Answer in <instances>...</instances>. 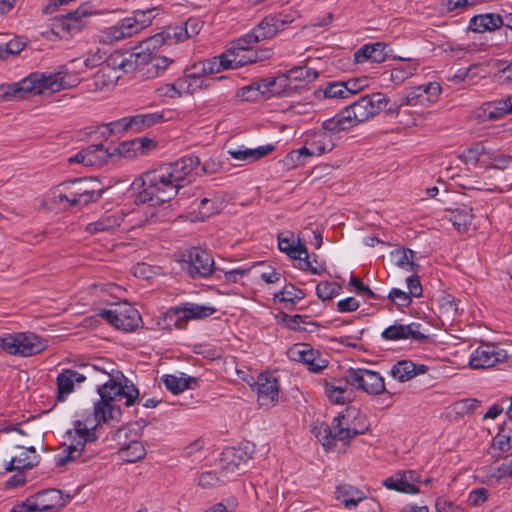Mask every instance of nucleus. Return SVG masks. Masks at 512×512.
Segmentation results:
<instances>
[{"label": "nucleus", "instance_id": "f257e3e1", "mask_svg": "<svg viewBox=\"0 0 512 512\" xmlns=\"http://www.w3.org/2000/svg\"><path fill=\"white\" fill-rule=\"evenodd\" d=\"M199 165V157L190 155L146 172L142 178V190L137 196L138 201L151 205L170 201L191 181Z\"/></svg>", "mask_w": 512, "mask_h": 512}, {"label": "nucleus", "instance_id": "f03ea898", "mask_svg": "<svg viewBox=\"0 0 512 512\" xmlns=\"http://www.w3.org/2000/svg\"><path fill=\"white\" fill-rule=\"evenodd\" d=\"M79 77L69 72L67 68L60 67L54 73L34 72L19 82L0 85V99L12 100L24 98L27 93L43 94L46 92H59L78 85Z\"/></svg>", "mask_w": 512, "mask_h": 512}, {"label": "nucleus", "instance_id": "7ed1b4c3", "mask_svg": "<svg viewBox=\"0 0 512 512\" xmlns=\"http://www.w3.org/2000/svg\"><path fill=\"white\" fill-rule=\"evenodd\" d=\"M97 392L100 399L94 404V417L98 424L119 421L122 411L115 402L124 399L125 405L129 407L139 397L137 387L123 375L120 380L109 379L108 382L98 386Z\"/></svg>", "mask_w": 512, "mask_h": 512}, {"label": "nucleus", "instance_id": "20e7f679", "mask_svg": "<svg viewBox=\"0 0 512 512\" xmlns=\"http://www.w3.org/2000/svg\"><path fill=\"white\" fill-rule=\"evenodd\" d=\"M389 102V98L380 92L361 96L332 118L326 119L325 126L330 130H349L378 115Z\"/></svg>", "mask_w": 512, "mask_h": 512}, {"label": "nucleus", "instance_id": "39448f33", "mask_svg": "<svg viewBox=\"0 0 512 512\" xmlns=\"http://www.w3.org/2000/svg\"><path fill=\"white\" fill-rule=\"evenodd\" d=\"M70 441L69 444L60 453L56 454L55 464L63 467L72 462L88 463L97 452L90 449L91 444L97 440L95 427L88 428L81 420L73 422V428L66 432Z\"/></svg>", "mask_w": 512, "mask_h": 512}, {"label": "nucleus", "instance_id": "423d86ee", "mask_svg": "<svg viewBox=\"0 0 512 512\" xmlns=\"http://www.w3.org/2000/svg\"><path fill=\"white\" fill-rule=\"evenodd\" d=\"M202 27L203 22L200 19L190 17L183 25L168 26L163 31L145 39L142 44L145 45V50H155L162 45L176 44L196 36Z\"/></svg>", "mask_w": 512, "mask_h": 512}, {"label": "nucleus", "instance_id": "0eeeda50", "mask_svg": "<svg viewBox=\"0 0 512 512\" xmlns=\"http://www.w3.org/2000/svg\"><path fill=\"white\" fill-rule=\"evenodd\" d=\"M0 348L22 357L37 355L47 348V341L32 332L4 333L0 335Z\"/></svg>", "mask_w": 512, "mask_h": 512}, {"label": "nucleus", "instance_id": "6e6552de", "mask_svg": "<svg viewBox=\"0 0 512 512\" xmlns=\"http://www.w3.org/2000/svg\"><path fill=\"white\" fill-rule=\"evenodd\" d=\"M182 268L192 279L208 278L215 271V261L210 251L192 247L182 254Z\"/></svg>", "mask_w": 512, "mask_h": 512}, {"label": "nucleus", "instance_id": "1a4fd4ad", "mask_svg": "<svg viewBox=\"0 0 512 512\" xmlns=\"http://www.w3.org/2000/svg\"><path fill=\"white\" fill-rule=\"evenodd\" d=\"M254 45L246 34L230 42L226 50L217 57L221 70L238 69L251 64L250 48Z\"/></svg>", "mask_w": 512, "mask_h": 512}, {"label": "nucleus", "instance_id": "9d476101", "mask_svg": "<svg viewBox=\"0 0 512 512\" xmlns=\"http://www.w3.org/2000/svg\"><path fill=\"white\" fill-rule=\"evenodd\" d=\"M326 120L322 123L321 129L310 133L305 141V146L291 152L288 157L293 158L296 154L298 157L305 156H320L334 148V141L332 134L339 133L342 130H330L326 126Z\"/></svg>", "mask_w": 512, "mask_h": 512}, {"label": "nucleus", "instance_id": "9b49d317", "mask_svg": "<svg viewBox=\"0 0 512 512\" xmlns=\"http://www.w3.org/2000/svg\"><path fill=\"white\" fill-rule=\"evenodd\" d=\"M334 436L344 443L355 436L365 433L368 429L365 417L356 410H348L333 420Z\"/></svg>", "mask_w": 512, "mask_h": 512}, {"label": "nucleus", "instance_id": "f8f14e48", "mask_svg": "<svg viewBox=\"0 0 512 512\" xmlns=\"http://www.w3.org/2000/svg\"><path fill=\"white\" fill-rule=\"evenodd\" d=\"M348 375L351 386L368 395H380L387 392L384 378L379 372L366 368H349Z\"/></svg>", "mask_w": 512, "mask_h": 512}, {"label": "nucleus", "instance_id": "ddd939ff", "mask_svg": "<svg viewBox=\"0 0 512 512\" xmlns=\"http://www.w3.org/2000/svg\"><path fill=\"white\" fill-rule=\"evenodd\" d=\"M421 482L422 477L418 471L405 469L398 470L383 480V486L398 493L415 495L420 493Z\"/></svg>", "mask_w": 512, "mask_h": 512}, {"label": "nucleus", "instance_id": "4468645a", "mask_svg": "<svg viewBox=\"0 0 512 512\" xmlns=\"http://www.w3.org/2000/svg\"><path fill=\"white\" fill-rule=\"evenodd\" d=\"M291 20L287 15L270 14L265 16L246 35L256 45L257 43L273 38L278 32L285 29Z\"/></svg>", "mask_w": 512, "mask_h": 512}, {"label": "nucleus", "instance_id": "2eb2a0df", "mask_svg": "<svg viewBox=\"0 0 512 512\" xmlns=\"http://www.w3.org/2000/svg\"><path fill=\"white\" fill-rule=\"evenodd\" d=\"M381 338L385 341L411 340L423 343L428 339V335L419 322L409 324L395 322L382 331Z\"/></svg>", "mask_w": 512, "mask_h": 512}, {"label": "nucleus", "instance_id": "dca6fc26", "mask_svg": "<svg viewBox=\"0 0 512 512\" xmlns=\"http://www.w3.org/2000/svg\"><path fill=\"white\" fill-rule=\"evenodd\" d=\"M324 395L330 403L345 405L352 401L353 392L350 389L351 381L346 371L345 377H326L323 379Z\"/></svg>", "mask_w": 512, "mask_h": 512}, {"label": "nucleus", "instance_id": "f3484780", "mask_svg": "<svg viewBox=\"0 0 512 512\" xmlns=\"http://www.w3.org/2000/svg\"><path fill=\"white\" fill-rule=\"evenodd\" d=\"M512 114V95L482 103L474 109L473 118L477 122L495 121Z\"/></svg>", "mask_w": 512, "mask_h": 512}, {"label": "nucleus", "instance_id": "a211bd4d", "mask_svg": "<svg viewBox=\"0 0 512 512\" xmlns=\"http://www.w3.org/2000/svg\"><path fill=\"white\" fill-rule=\"evenodd\" d=\"M506 358L505 350L494 345L483 344L471 353L469 364L474 369H487L504 362Z\"/></svg>", "mask_w": 512, "mask_h": 512}, {"label": "nucleus", "instance_id": "6ab92c4d", "mask_svg": "<svg viewBox=\"0 0 512 512\" xmlns=\"http://www.w3.org/2000/svg\"><path fill=\"white\" fill-rule=\"evenodd\" d=\"M129 429L119 428L113 435V438L120 445L118 455L119 458L127 463H134L143 459L146 455L144 445L138 440L126 441Z\"/></svg>", "mask_w": 512, "mask_h": 512}, {"label": "nucleus", "instance_id": "aec40b11", "mask_svg": "<svg viewBox=\"0 0 512 512\" xmlns=\"http://www.w3.org/2000/svg\"><path fill=\"white\" fill-rule=\"evenodd\" d=\"M258 402L260 406H273L278 400L279 384L277 378L270 372H262L257 381Z\"/></svg>", "mask_w": 512, "mask_h": 512}, {"label": "nucleus", "instance_id": "412c9836", "mask_svg": "<svg viewBox=\"0 0 512 512\" xmlns=\"http://www.w3.org/2000/svg\"><path fill=\"white\" fill-rule=\"evenodd\" d=\"M113 155L103 144L89 145L69 158V162L80 163L84 166H101Z\"/></svg>", "mask_w": 512, "mask_h": 512}, {"label": "nucleus", "instance_id": "4be33fe9", "mask_svg": "<svg viewBox=\"0 0 512 512\" xmlns=\"http://www.w3.org/2000/svg\"><path fill=\"white\" fill-rule=\"evenodd\" d=\"M64 190L71 192V205L82 206L97 201L101 197V190L88 189L81 179H75L72 182L60 184Z\"/></svg>", "mask_w": 512, "mask_h": 512}, {"label": "nucleus", "instance_id": "5701e85b", "mask_svg": "<svg viewBox=\"0 0 512 512\" xmlns=\"http://www.w3.org/2000/svg\"><path fill=\"white\" fill-rule=\"evenodd\" d=\"M278 80L282 81L283 79L271 78L263 80L261 83L244 86L237 91L236 96L242 101H256L261 96L270 97L272 95H277L279 92L273 87L276 85Z\"/></svg>", "mask_w": 512, "mask_h": 512}, {"label": "nucleus", "instance_id": "b1692460", "mask_svg": "<svg viewBox=\"0 0 512 512\" xmlns=\"http://www.w3.org/2000/svg\"><path fill=\"white\" fill-rule=\"evenodd\" d=\"M249 445L226 448L220 458L221 467L226 472H234L252 457Z\"/></svg>", "mask_w": 512, "mask_h": 512}, {"label": "nucleus", "instance_id": "393cba45", "mask_svg": "<svg viewBox=\"0 0 512 512\" xmlns=\"http://www.w3.org/2000/svg\"><path fill=\"white\" fill-rule=\"evenodd\" d=\"M87 13L83 9H77L67 13L54 23V29L57 34L73 35L80 32L85 27L84 17Z\"/></svg>", "mask_w": 512, "mask_h": 512}, {"label": "nucleus", "instance_id": "a878e982", "mask_svg": "<svg viewBox=\"0 0 512 512\" xmlns=\"http://www.w3.org/2000/svg\"><path fill=\"white\" fill-rule=\"evenodd\" d=\"M86 380V376L72 370L63 369L56 378L57 384V400L63 402L66 397L75 389V384H81Z\"/></svg>", "mask_w": 512, "mask_h": 512}, {"label": "nucleus", "instance_id": "bb28decb", "mask_svg": "<svg viewBox=\"0 0 512 512\" xmlns=\"http://www.w3.org/2000/svg\"><path fill=\"white\" fill-rule=\"evenodd\" d=\"M171 112L169 110L155 111L151 113H141L130 116L132 132L140 133L156 125L168 121Z\"/></svg>", "mask_w": 512, "mask_h": 512}, {"label": "nucleus", "instance_id": "cd10ccee", "mask_svg": "<svg viewBox=\"0 0 512 512\" xmlns=\"http://www.w3.org/2000/svg\"><path fill=\"white\" fill-rule=\"evenodd\" d=\"M387 47L383 42L365 44L355 52L354 60L356 63H364L366 61L382 63L387 58Z\"/></svg>", "mask_w": 512, "mask_h": 512}, {"label": "nucleus", "instance_id": "c85d7f7f", "mask_svg": "<svg viewBox=\"0 0 512 512\" xmlns=\"http://www.w3.org/2000/svg\"><path fill=\"white\" fill-rule=\"evenodd\" d=\"M179 318L185 320L204 319L213 315L217 309L213 306L197 303H185L182 306L173 308Z\"/></svg>", "mask_w": 512, "mask_h": 512}, {"label": "nucleus", "instance_id": "c756f323", "mask_svg": "<svg viewBox=\"0 0 512 512\" xmlns=\"http://www.w3.org/2000/svg\"><path fill=\"white\" fill-rule=\"evenodd\" d=\"M274 149L275 146L272 144L262 145L257 148H246L244 146H240L237 149L228 150L227 153L234 160L251 163L267 156Z\"/></svg>", "mask_w": 512, "mask_h": 512}, {"label": "nucleus", "instance_id": "7c9ffc66", "mask_svg": "<svg viewBox=\"0 0 512 512\" xmlns=\"http://www.w3.org/2000/svg\"><path fill=\"white\" fill-rule=\"evenodd\" d=\"M138 33L139 31L131 19L129 17H125L115 25L106 28L104 31V39L106 42H115L132 37Z\"/></svg>", "mask_w": 512, "mask_h": 512}, {"label": "nucleus", "instance_id": "2f4dec72", "mask_svg": "<svg viewBox=\"0 0 512 512\" xmlns=\"http://www.w3.org/2000/svg\"><path fill=\"white\" fill-rule=\"evenodd\" d=\"M504 26V17L495 13L473 16L469 21V29L476 33L493 31Z\"/></svg>", "mask_w": 512, "mask_h": 512}, {"label": "nucleus", "instance_id": "473e14b6", "mask_svg": "<svg viewBox=\"0 0 512 512\" xmlns=\"http://www.w3.org/2000/svg\"><path fill=\"white\" fill-rule=\"evenodd\" d=\"M125 216L126 214L122 210L107 213L99 220L89 223L86 226V231L90 234L112 231L121 225Z\"/></svg>", "mask_w": 512, "mask_h": 512}, {"label": "nucleus", "instance_id": "72a5a7b5", "mask_svg": "<svg viewBox=\"0 0 512 512\" xmlns=\"http://www.w3.org/2000/svg\"><path fill=\"white\" fill-rule=\"evenodd\" d=\"M426 371L427 366L423 364L417 365L410 360H401L392 366L390 374L398 381L406 382Z\"/></svg>", "mask_w": 512, "mask_h": 512}, {"label": "nucleus", "instance_id": "f704fd0d", "mask_svg": "<svg viewBox=\"0 0 512 512\" xmlns=\"http://www.w3.org/2000/svg\"><path fill=\"white\" fill-rule=\"evenodd\" d=\"M335 497L344 504L345 508L352 509L366 499V494L350 484H340L336 487Z\"/></svg>", "mask_w": 512, "mask_h": 512}, {"label": "nucleus", "instance_id": "c9c22d12", "mask_svg": "<svg viewBox=\"0 0 512 512\" xmlns=\"http://www.w3.org/2000/svg\"><path fill=\"white\" fill-rule=\"evenodd\" d=\"M37 511L51 512L62 506L61 492L57 489H48L32 496Z\"/></svg>", "mask_w": 512, "mask_h": 512}, {"label": "nucleus", "instance_id": "e433bc0d", "mask_svg": "<svg viewBox=\"0 0 512 512\" xmlns=\"http://www.w3.org/2000/svg\"><path fill=\"white\" fill-rule=\"evenodd\" d=\"M167 390L173 394H179L186 389L195 388L199 384V379L181 373L180 376L166 374L161 378Z\"/></svg>", "mask_w": 512, "mask_h": 512}, {"label": "nucleus", "instance_id": "4c0bfd02", "mask_svg": "<svg viewBox=\"0 0 512 512\" xmlns=\"http://www.w3.org/2000/svg\"><path fill=\"white\" fill-rule=\"evenodd\" d=\"M278 248L292 259L302 260V256H307V247L299 239H295L293 233L279 235Z\"/></svg>", "mask_w": 512, "mask_h": 512}, {"label": "nucleus", "instance_id": "58836bf2", "mask_svg": "<svg viewBox=\"0 0 512 512\" xmlns=\"http://www.w3.org/2000/svg\"><path fill=\"white\" fill-rule=\"evenodd\" d=\"M445 219L450 221L453 227L459 233H465L469 230V227L472 223L473 210L468 206L458 207L449 211V213L445 216Z\"/></svg>", "mask_w": 512, "mask_h": 512}, {"label": "nucleus", "instance_id": "ea45409f", "mask_svg": "<svg viewBox=\"0 0 512 512\" xmlns=\"http://www.w3.org/2000/svg\"><path fill=\"white\" fill-rule=\"evenodd\" d=\"M306 293L304 290L296 287L292 283H287L283 288L273 295V300L276 302L284 303L286 309H293V307L302 299Z\"/></svg>", "mask_w": 512, "mask_h": 512}, {"label": "nucleus", "instance_id": "a19ab883", "mask_svg": "<svg viewBox=\"0 0 512 512\" xmlns=\"http://www.w3.org/2000/svg\"><path fill=\"white\" fill-rule=\"evenodd\" d=\"M141 316L139 312L132 307H124L118 309V318L116 328L129 332L138 327Z\"/></svg>", "mask_w": 512, "mask_h": 512}, {"label": "nucleus", "instance_id": "79ce46f5", "mask_svg": "<svg viewBox=\"0 0 512 512\" xmlns=\"http://www.w3.org/2000/svg\"><path fill=\"white\" fill-rule=\"evenodd\" d=\"M395 265L407 271L417 273L419 264L415 263V252L410 248H399L391 252Z\"/></svg>", "mask_w": 512, "mask_h": 512}, {"label": "nucleus", "instance_id": "37998d69", "mask_svg": "<svg viewBox=\"0 0 512 512\" xmlns=\"http://www.w3.org/2000/svg\"><path fill=\"white\" fill-rule=\"evenodd\" d=\"M343 81H331L319 87L315 95L318 99L342 100L347 99Z\"/></svg>", "mask_w": 512, "mask_h": 512}, {"label": "nucleus", "instance_id": "c03bdc74", "mask_svg": "<svg viewBox=\"0 0 512 512\" xmlns=\"http://www.w3.org/2000/svg\"><path fill=\"white\" fill-rule=\"evenodd\" d=\"M221 67L218 65V58L213 57L204 61L197 62L188 70L192 76L202 79H210L209 76L221 72Z\"/></svg>", "mask_w": 512, "mask_h": 512}, {"label": "nucleus", "instance_id": "a18cd8bd", "mask_svg": "<svg viewBox=\"0 0 512 512\" xmlns=\"http://www.w3.org/2000/svg\"><path fill=\"white\" fill-rule=\"evenodd\" d=\"M491 448L499 450L501 453L512 449V422H504L496 436L492 439Z\"/></svg>", "mask_w": 512, "mask_h": 512}, {"label": "nucleus", "instance_id": "49530a36", "mask_svg": "<svg viewBox=\"0 0 512 512\" xmlns=\"http://www.w3.org/2000/svg\"><path fill=\"white\" fill-rule=\"evenodd\" d=\"M418 68V63L416 62H404L394 67L390 71V80L396 84H402L406 79L413 76Z\"/></svg>", "mask_w": 512, "mask_h": 512}, {"label": "nucleus", "instance_id": "de8ad7c7", "mask_svg": "<svg viewBox=\"0 0 512 512\" xmlns=\"http://www.w3.org/2000/svg\"><path fill=\"white\" fill-rule=\"evenodd\" d=\"M213 80L214 79H202L192 76V74L187 72L183 78H179V87L182 88L185 93L194 94L195 92L208 87L210 81Z\"/></svg>", "mask_w": 512, "mask_h": 512}, {"label": "nucleus", "instance_id": "09e8293b", "mask_svg": "<svg viewBox=\"0 0 512 512\" xmlns=\"http://www.w3.org/2000/svg\"><path fill=\"white\" fill-rule=\"evenodd\" d=\"M315 349L306 343H296L287 351L289 359L306 364L312 361V356L316 355Z\"/></svg>", "mask_w": 512, "mask_h": 512}, {"label": "nucleus", "instance_id": "8fccbe9b", "mask_svg": "<svg viewBox=\"0 0 512 512\" xmlns=\"http://www.w3.org/2000/svg\"><path fill=\"white\" fill-rule=\"evenodd\" d=\"M123 72L129 73L142 68L147 61V53L144 50L140 52L123 53Z\"/></svg>", "mask_w": 512, "mask_h": 512}, {"label": "nucleus", "instance_id": "3c124183", "mask_svg": "<svg viewBox=\"0 0 512 512\" xmlns=\"http://www.w3.org/2000/svg\"><path fill=\"white\" fill-rule=\"evenodd\" d=\"M156 8H147L144 10H135L129 18L140 32L146 27L150 26L153 19L156 17Z\"/></svg>", "mask_w": 512, "mask_h": 512}, {"label": "nucleus", "instance_id": "603ef678", "mask_svg": "<svg viewBox=\"0 0 512 512\" xmlns=\"http://www.w3.org/2000/svg\"><path fill=\"white\" fill-rule=\"evenodd\" d=\"M318 77V72L307 66H299L290 69L286 74V80L308 83Z\"/></svg>", "mask_w": 512, "mask_h": 512}, {"label": "nucleus", "instance_id": "864d4df0", "mask_svg": "<svg viewBox=\"0 0 512 512\" xmlns=\"http://www.w3.org/2000/svg\"><path fill=\"white\" fill-rule=\"evenodd\" d=\"M418 87H421L423 97L426 101V107H429L439 101L442 94V87L439 82H427L418 85Z\"/></svg>", "mask_w": 512, "mask_h": 512}, {"label": "nucleus", "instance_id": "5fc2aeb1", "mask_svg": "<svg viewBox=\"0 0 512 512\" xmlns=\"http://www.w3.org/2000/svg\"><path fill=\"white\" fill-rule=\"evenodd\" d=\"M341 285L333 281H320L316 286V294L321 300H331L339 295Z\"/></svg>", "mask_w": 512, "mask_h": 512}, {"label": "nucleus", "instance_id": "6e6d98bb", "mask_svg": "<svg viewBox=\"0 0 512 512\" xmlns=\"http://www.w3.org/2000/svg\"><path fill=\"white\" fill-rule=\"evenodd\" d=\"M484 154H487V150L484 144L482 142H476L470 147L466 148L459 156V159L466 164H475Z\"/></svg>", "mask_w": 512, "mask_h": 512}, {"label": "nucleus", "instance_id": "4d7b16f0", "mask_svg": "<svg viewBox=\"0 0 512 512\" xmlns=\"http://www.w3.org/2000/svg\"><path fill=\"white\" fill-rule=\"evenodd\" d=\"M401 105L426 107V101L423 97L421 87L412 86L406 88L405 96L401 99Z\"/></svg>", "mask_w": 512, "mask_h": 512}, {"label": "nucleus", "instance_id": "13d9d810", "mask_svg": "<svg viewBox=\"0 0 512 512\" xmlns=\"http://www.w3.org/2000/svg\"><path fill=\"white\" fill-rule=\"evenodd\" d=\"M314 432L318 440L326 448L331 447L334 445L335 440H338L337 437L334 436L333 425L329 426L326 423H321L315 426Z\"/></svg>", "mask_w": 512, "mask_h": 512}, {"label": "nucleus", "instance_id": "bf43d9fd", "mask_svg": "<svg viewBox=\"0 0 512 512\" xmlns=\"http://www.w3.org/2000/svg\"><path fill=\"white\" fill-rule=\"evenodd\" d=\"M39 458L36 449L31 446L20 457H16L17 468L21 470L32 469L39 463Z\"/></svg>", "mask_w": 512, "mask_h": 512}, {"label": "nucleus", "instance_id": "052dcab7", "mask_svg": "<svg viewBox=\"0 0 512 512\" xmlns=\"http://www.w3.org/2000/svg\"><path fill=\"white\" fill-rule=\"evenodd\" d=\"M386 299L395 304L398 309L406 308L412 303L410 294L399 288H392L386 296Z\"/></svg>", "mask_w": 512, "mask_h": 512}, {"label": "nucleus", "instance_id": "680f3d73", "mask_svg": "<svg viewBox=\"0 0 512 512\" xmlns=\"http://www.w3.org/2000/svg\"><path fill=\"white\" fill-rule=\"evenodd\" d=\"M489 478L496 483H500L504 478L512 480V458L506 459L498 467L492 469Z\"/></svg>", "mask_w": 512, "mask_h": 512}, {"label": "nucleus", "instance_id": "e2e57ef3", "mask_svg": "<svg viewBox=\"0 0 512 512\" xmlns=\"http://www.w3.org/2000/svg\"><path fill=\"white\" fill-rule=\"evenodd\" d=\"M109 134H119L122 132L132 131L130 116L122 117L118 120L109 122L103 126Z\"/></svg>", "mask_w": 512, "mask_h": 512}, {"label": "nucleus", "instance_id": "0e129e2a", "mask_svg": "<svg viewBox=\"0 0 512 512\" xmlns=\"http://www.w3.org/2000/svg\"><path fill=\"white\" fill-rule=\"evenodd\" d=\"M172 62L173 59L171 58L165 56L152 55V53H148L145 65L155 69V73L159 74L160 72H164Z\"/></svg>", "mask_w": 512, "mask_h": 512}, {"label": "nucleus", "instance_id": "69168bd1", "mask_svg": "<svg viewBox=\"0 0 512 512\" xmlns=\"http://www.w3.org/2000/svg\"><path fill=\"white\" fill-rule=\"evenodd\" d=\"M182 92V88L179 87V79L175 83H167L155 88V93L159 97L178 98Z\"/></svg>", "mask_w": 512, "mask_h": 512}, {"label": "nucleus", "instance_id": "338daca9", "mask_svg": "<svg viewBox=\"0 0 512 512\" xmlns=\"http://www.w3.org/2000/svg\"><path fill=\"white\" fill-rule=\"evenodd\" d=\"M137 143L135 139L130 141H124L120 143L117 147L113 148V151H117L118 154L125 158H133L139 155V148H137Z\"/></svg>", "mask_w": 512, "mask_h": 512}, {"label": "nucleus", "instance_id": "774afa93", "mask_svg": "<svg viewBox=\"0 0 512 512\" xmlns=\"http://www.w3.org/2000/svg\"><path fill=\"white\" fill-rule=\"evenodd\" d=\"M344 82V89L348 98L361 92L365 87L368 86L367 78H353Z\"/></svg>", "mask_w": 512, "mask_h": 512}]
</instances>
